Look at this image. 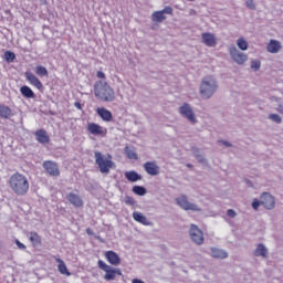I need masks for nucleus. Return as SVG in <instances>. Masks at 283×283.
<instances>
[{"mask_svg":"<svg viewBox=\"0 0 283 283\" xmlns=\"http://www.w3.org/2000/svg\"><path fill=\"white\" fill-rule=\"evenodd\" d=\"M7 185L15 196H28V192L30 191V180H28V177L21 172L11 175Z\"/></svg>","mask_w":283,"mask_h":283,"instance_id":"nucleus-1","label":"nucleus"},{"mask_svg":"<svg viewBox=\"0 0 283 283\" xmlns=\"http://www.w3.org/2000/svg\"><path fill=\"white\" fill-rule=\"evenodd\" d=\"M216 92H218V80L213 76L203 77L199 87L201 98L208 101V98H211Z\"/></svg>","mask_w":283,"mask_h":283,"instance_id":"nucleus-2","label":"nucleus"},{"mask_svg":"<svg viewBox=\"0 0 283 283\" xmlns=\"http://www.w3.org/2000/svg\"><path fill=\"white\" fill-rule=\"evenodd\" d=\"M229 54H230L232 61H234V63H237V65H244V63H247V61H249V55H247L245 53L238 50V48H235V45H231L229 48Z\"/></svg>","mask_w":283,"mask_h":283,"instance_id":"nucleus-3","label":"nucleus"},{"mask_svg":"<svg viewBox=\"0 0 283 283\" xmlns=\"http://www.w3.org/2000/svg\"><path fill=\"white\" fill-rule=\"evenodd\" d=\"M176 202L184 211H202L198 205L189 202V198L185 195L177 197Z\"/></svg>","mask_w":283,"mask_h":283,"instance_id":"nucleus-4","label":"nucleus"},{"mask_svg":"<svg viewBox=\"0 0 283 283\" xmlns=\"http://www.w3.org/2000/svg\"><path fill=\"white\" fill-rule=\"evenodd\" d=\"M179 114L184 118H187V120H189V123H192L193 125L198 123V119L196 118V113L193 112V108H191V105H189L188 103H184L179 107Z\"/></svg>","mask_w":283,"mask_h":283,"instance_id":"nucleus-5","label":"nucleus"},{"mask_svg":"<svg viewBox=\"0 0 283 283\" xmlns=\"http://www.w3.org/2000/svg\"><path fill=\"white\" fill-rule=\"evenodd\" d=\"M42 167L46 174L53 178H59V176H61V169L59 168V164L56 161L45 160L43 161Z\"/></svg>","mask_w":283,"mask_h":283,"instance_id":"nucleus-6","label":"nucleus"},{"mask_svg":"<svg viewBox=\"0 0 283 283\" xmlns=\"http://www.w3.org/2000/svg\"><path fill=\"white\" fill-rule=\"evenodd\" d=\"M167 14H174V8L165 7L163 10L153 12L151 21L154 23H163L167 19Z\"/></svg>","mask_w":283,"mask_h":283,"instance_id":"nucleus-7","label":"nucleus"},{"mask_svg":"<svg viewBox=\"0 0 283 283\" xmlns=\"http://www.w3.org/2000/svg\"><path fill=\"white\" fill-rule=\"evenodd\" d=\"M190 238L195 244H205V233H202V230L198 228L196 224L190 226V231H189Z\"/></svg>","mask_w":283,"mask_h":283,"instance_id":"nucleus-8","label":"nucleus"},{"mask_svg":"<svg viewBox=\"0 0 283 283\" xmlns=\"http://www.w3.org/2000/svg\"><path fill=\"white\" fill-rule=\"evenodd\" d=\"M261 205L268 210L275 209V198L269 192H263L261 195Z\"/></svg>","mask_w":283,"mask_h":283,"instance_id":"nucleus-9","label":"nucleus"},{"mask_svg":"<svg viewBox=\"0 0 283 283\" xmlns=\"http://www.w3.org/2000/svg\"><path fill=\"white\" fill-rule=\"evenodd\" d=\"M24 76L27 81L30 83V85L36 87V90H39L40 92L43 90V83H41V80H39L38 76L34 75V73L27 71L24 73Z\"/></svg>","mask_w":283,"mask_h":283,"instance_id":"nucleus-10","label":"nucleus"},{"mask_svg":"<svg viewBox=\"0 0 283 283\" xmlns=\"http://www.w3.org/2000/svg\"><path fill=\"white\" fill-rule=\"evenodd\" d=\"M95 163L102 174H107V157L101 154V151H95Z\"/></svg>","mask_w":283,"mask_h":283,"instance_id":"nucleus-11","label":"nucleus"},{"mask_svg":"<svg viewBox=\"0 0 283 283\" xmlns=\"http://www.w3.org/2000/svg\"><path fill=\"white\" fill-rule=\"evenodd\" d=\"M95 96L101 98V101H107V86L103 82L95 84Z\"/></svg>","mask_w":283,"mask_h":283,"instance_id":"nucleus-12","label":"nucleus"},{"mask_svg":"<svg viewBox=\"0 0 283 283\" xmlns=\"http://www.w3.org/2000/svg\"><path fill=\"white\" fill-rule=\"evenodd\" d=\"M86 129L92 136H105V129L96 123H88Z\"/></svg>","mask_w":283,"mask_h":283,"instance_id":"nucleus-13","label":"nucleus"},{"mask_svg":"<svg viewBox=\"0 0 283 283\" xmlns=\"http://www.w3.org/2000/svg\"><path fill=\"white\" fill-rule=\"evenodd\" d=\"M66 200L70 202V205H73V207H76L77 209H81V207L84 205L83 198L74 192L66 195Z\"/></svg>","mask_w":283,"mask_h":283,"instance_id":"nucleus-14","label":"nucleus"},{"mask_svg":"<svg viewBox=\"0 0 283 283\" xmlns=\"http://www.w3.org/2000/svg\"><path fill=\"white\" fill-rule=\"evenodd\" d=\"M144 169L149 176H158L160 174V167L156 165V161H147L144 164Z\"/></svg>","mask_w":283,"mask_h":283,"instance_id":"nucleus-15","label":"nucleus"},{"mask_svg":"<svg viewBox=\"0 0 283 283\" xmlns=\"http://www.w3.org/2000/svg\"><path fill=\"white\" fill-rule=\"evenodd\" d=\"M201 39H202V43H205V45H207L208 48H216L217 45V40H216V34L213 33H202L201 34Z\"/></svg>","mask_w":283,"mask_h":283,"instance_id":"nucleus-16","label":"nucleus"},{"mask_svg":"<svg viewBox=\"0 0 283 283\" xmlns=\"http://www.w3.org/2000/svg\"><path fill=\"white\" fill-rule=\"evenodd\" d=\"M34 136L38 143H41V145H48V143H50V135H48V132H45V129H38L34 133Z\"/></svg>","mask_w":283,"mask_h":283,"instance_id":"nucleus-17","label":"nucleus"},{"mask_svg":"<svg viewBox=\"0 0 283 283\" xmlns=\"http://www.w3.org/2000/svg\"><path fill=\"white\" fill-rule=\"evenodd\" d=\"M266 50L270 54H277L282 50V42L277 40H270L268 43Z\"/></svg>","mask_w":283,"mask_h":283,"instance_id":"nucleus-18","label":"nucleus"},{"mask_svg":"<svg viewBox=\"0 0 283 283\" xmlns=\"http://www.w3.org/2000/svg\"><path fill=\"white\" fill-rule=\"evenodd\" d=\"M133 220H135V222H139V224H144L145 227H149L151 224L147 217L139 211L133 212Z\"/></svg>","mask_w":283,"mask_h":283,"instance_id":"nucleus-19","label":"nucleus"},{"mask_svg":"<svg viewBox=\"0 0 283 283\" xmlns=\"http://www.w3.org/2000/svg\"><path fill=\"white\" fill-rule=\"evenodd\" d=\"M120 276H123L120 269L107 265V280H116V277Z\"/></svg>","mask_w":283,"mask_h":283,"instance_id":"nucleus-20","label":"nucleus"},{"mask_svg":"<svg viewBox=\"0 0 283 283\" xmlns=\"http://www.w3.org/2000/svg\"><path fill=\"white\" fill-rule=\"evenodd\" d=\"M55 262H57V270L59 273H61V275H67V277H70V275H72V273L67 270V265H65V262L60 259L54 256Z\"/></svg>","mask_w":283,"mask_h":283,"instance_id":"nucleus-21","label":"nucleus"},{"mask_svg":"<svg viewBox=\"0 0 283 283\" xmlns=\"http://www.w3.org/2000/svg\"><path fill=\"white\" fill-rule=\"evenodd\" d=\"M255 258H269V249L262 243L258 244L256 249L254 250Z\"/></svg>","mask_w":283,"mask_h":283,"instance_id":"nucleus-22","label":"nucleus"},{"mask_svg":"<svg viewBox=\"0 0 283 283\" xmlns=\"http://www.w3.org/2000/svg\"><path fill=\"white\" fill-rule=\"evenodd\" d=\"M210 255L212 258H217L219 260H224L227 258H229V253H227V251L218 249V248H211L210 249Z\"/></svg>","mask_w":283,"mask_h":283,"instance_id":"nucleus-23","label":"nucleus"},{"mask_svg":"<svg viewBox=\"0 0 283 283\" xmlns=\"http://www.w3.org/2000/svg\"><path fill=\"white\" fill-rule=\"evenodd\" d=\"M107 262L113 266H118L120 264V256L114 251H107Z\"/></svg>","mask_w":283,"mask_h":283,"instance_id":"nucleus-24","label":"nucleus"},{"mask_svg":"<svg viewBox=\"0 0 283 283\" xmlns=\"http://www.w3.org/2000/svg\"><path fill=\"white\" fill-rule=\"evenodd\" d=\"M14 116V113H12V108H10L7 105L0 104V118L10 119Z\"/></svg>","mask_w":283,"mask_h":283,"instance_id":"nucleus-25","label":"nucleus"},{"mask_svg":"<svg viewBox=\"0 0 283 283\" xmlns=\"http://www.w3.org/2000/svg\"><path fill=\"white\" fill-rule=\"evenodd\" d=\"M125 178L128 180V182H138V180H143V176H140L135 170L126 171Z\"/></svg>","mask_w":283,"mask_h":283,"instance_id":"nucleus-26","label":"nucleus"},{"mask_svg":"<svg viewBox=\"0 0 283 283\" xmlns=\"http://www.w3.org/2000/svg\"><path fill=\"white\" fill-rule=\"evenodd\" d=\"M29 240L33 244V247H41V244H43V241L41 240V235H39V233L34 231L30 232Z\"/></svg>","mask_w":283,"mask_h":283,"instance_id":"nucleus-27","label":"nucleus"},{"mask_svg":"<svg viewBox=\"0 0 283 283\" xmlns=\"http://www.w3.org/2000/svg\"><path fill=\"white\" fill-rule=\"evenodd\" d=\"M124 151L129 160H138V154L136 153V148L126 146Z\"/></svg>","mask_w":283,"mask_h":283,"instance_id":"nucleus-28","label":"nucleus"},{"mask_svg":"<svg viewBox=\"0 0 283 283\" xmlns=\"http://www.w3.org/2000/svg\"><path fill=\"white\" fill-rule=\"evenodd\" d=\"M20 93L22 94V96H24V98H34L36 96L34 94V91H32L30 86H25V85L21 86Z\"/></svg>","mask_w":283,"mask_h":283,"instance_id":"nucleus-29","label":"nucleus"},{"mask_svg":"<svg viewBox=\"0 0 283 283\" xmlns=\"http://www.w3.org/2000/svg\"><path fill=\"white\" fill-rule=\"evenodd\" d=\"M35 74L38 75V76H40L41 78H43V76H48V69L45 67V66H43V65H38L36 67H35Z\"/></svg>","mask_w":283,"mask_h":283,"instance_id":"nucleus-30","label":"nucleus"},{"mask_svg":"<svg viewBox=\"0 0 283 283\" xmlns=\"http://www.w3.org/2000/svg\"><path fill=\"white\" fill-rule=\"evenodd\" d=\"M237 45H238L239 50H242L243 52L249 50V43L247 42V40H244V38L238 39Z\"/></svg>","mask_w":283,"mask_h":283,"instance_id":"nucleus-31","label":"nucleus"},{"mask_svg":"<svg viewBox=\"0 0 283 283\" xmlns=\"http://www.w3.org/2000/svg\"><path fill=\"white\" fill-rule=\"evenodd\" d=\"M133 193L136 196H145L147 193V189L143 186H134Z\"/></svg>","mask_w":283,"mask_h":283,"instance_id":"nucleus-32","label":"nucleus"},{"mask_svg":"<svg viewBox=\"0 0 283 283\" xmlns=\"http://www.w3.org/2000/svg\"><path fill=\"white\" fill-rule=\"evenodd\" d=\"M4 59H6V61H8V63H12V61H14V59H17V55L12 51H6Z\"/></svg>","mask_w":283,"mask_h":283,"instance_id":"nucleus-33","label":"nucleus"},{"mask_svg":"<svg viewBox=\"0 0 283 283\" xmlns=\"http://www.w3.org/2000/svg\"><path fill=\"white\" fill-rule=\"evenodd\" d=\"M269 119L272 120V123H275L276 125H281L282 117L279 114H270Z\"/></svg>","mask_w":283,"mask_h":283,"instance_id":"nucleus-34","label":"nucleus"},{"mask_svg":"<svg viewBox=\"0 0 283 283\" xmlns=\"http://www.w3.org/2000/svg\"><path fill=\"white\" fill-rule=\"evenodd\" d=\"M260 67H262V62H260L259 60H253L251 62V70H253V72H258Z\"/></svg>","mask_w":283,"mask_h":283,"instance_id":"nucleus-35","label":"nucleus"},{"mask_svg":"<svg viewBox=\"0 0 283 283\" xmlns=\"http://www.w3.org/2000/svg\"><path fill=\"white\" fill-rule=\"evenodd\" d=\"M97 114L104 119L107 120V109L98 107L96 109Z\"/></svg>","mask_w":283,"mask_h":283,"instance_id":"nucleus-36","label":"nucleus"},{"mask_svg":"<svg viewBox=\"0 0 283 283\" xmlns=\"http://www.w3.org/2000/svg\"><path fill=\"white\" fill-rule=\"evenodd\" d=\"M124 202H125V205H128V207H134V205H136V199L127 196L124 198Z\"/></svg>","mask_w":283,"mask_h":283,"instance_id":"nucleus-37","label":"nucleus"},{"mask_svg":"<svg viewBox=\"0 0 283 283\" xmlns=\"http://www.w3.org/2000/svg\"><path fill=\"white\" fill-rule=\"evenodd\" d=\"M195 157L197 158V160L199 163H205V157L202 155H200V153L198 151V149L193 150Z\"/></svg>","mask_w":283,"mask_h":283,"instance_id":"nucleus-38","label":"nucleus"},{"mask_svg":"<svg viewBox=\"0 0 283 283\" xmlns=\"http://www.w3.org/2000/svg\"><path fill=\"white\" fill-rule=\"evenodd\" d=\"M260 205H262V201L254 199L252 202V209H254V211H258V209H260Z\"/></svg>","mask_w":283,"mask_h":283,"instance_id":"nucleus-39","label":"nucleus"},{"mask_svg":"<svg viewBox=\"0 0 283 283\" xmlns=\"http://www.w3.org/2000/svg\"><path fill=\"white\" fill-rule=\"evenodd\" d=\"M245 6L250 10H255V2H253V0H245Z\"/></svg>","mask_w":283,"mask_h":283,"instance_id":"nucleus-40","label":"nucleus"},{"mask_svg":"<svg viewBox=\"0 0 283 283\" xmlns=\"http://www.w3.org/2000/svg\"><path fill=\"white\" fill-rule=\"evenodd\" d=\"M109 158H112V156L108 155L107 169H116V164H114Z\"/></svg>","mask_w":283,"mask_h":283,"instance_id":"nucleus-41","label":"nucleus"},{"mask_svg":"<svg viewBox=\"0 0 283 283\" xmlns=\"http://www.w3.org/2000/svg\"><path fill=\"white\" fill-rule=\"evenodd\" d=\"M15 244H17L18 249L25 251V249H27L25 244H23L21 241H19V239H15Z\"/></svg>","mask_w":283,"mask_h":283,"instance_id":"nucleus-42","label":"nucleus"},{"mask_svg":"<svg viewBox=\"0 0 283 283\" xmlns=\"http://www.w3.org/2000/svg\"><path fill=\"white\" fill-rule=\"evenodd\" d=\"M227 216H229V218H235V216H238V213H235V210L229 209L227 211Z\"/></svg>","mask_w":283,"mask_h":283,"instance_id":"nucleus-43","label":"nucleus"},{"mask_svg":"<svg viewBox=\"0 0 283 283\" xmlns=\"http://www.w3.org/2000/svg\"><path fill=\"white\" fill-rule=\"evenodd\" d=\"M98 266L102 269V271H107V264H105V262L98 261Z\"/></svg>","mask_w":283,"mask_h":283,"instance_id":"nucleus-44","label":"nucleus"},{"mask_svg":"<svg viewBox=\"0 0 283 283\" xmlns=\"http://www.w3.org/2000/svg\"><path fill=\"white\" fill-rule=\"evenodd\" d=\"M107 94H108L107 101H112V98H114V91H112L111 88H108V90H107Z\"/></svg>","mask_w":283,"mask_h":283,"instance_id":"nucleus-45","label":"nucleus"},{"mask_svg":"<svg viewBox=\"0 0 283 283\" xmlns=\"http://www.w3.org/2000/svg\"><path fill=\"white\" fill-rule=\"evenodd\" d=\"M276 112H279V114H283V104L277 105Z\"/></svg>","mask_w":283,"mask_h":283,"instance_id":"nucleus-46","label":"nucleus"},{"mask_svg":"<svg viewBox=\"0 0 283 283\" xmlns=\"http://www.w3.org/2000/svg\"><path fill=\"white\" fill-rule=\"evenodd\" d=\"M220 143H221V145H224L226 147H231V143H229L227 140H221Z\"/></svg>","mask_w":283,"mask_h":283,"instance_id":"nucleus-47","label":"nucleus"},{"mask_svg":"<svg viewBox=\"0 0 283 283\" xmlns=\"http://www.w3.org/2000/svg\"><path fill=\"white\" fill-rule=\"evenodd\" d=\"M86 233L87 235H94V230H92L91 228H87Z\"/></svg>","mask_w":283,"mask_h":283,"instance_id":"nucleus-48","label":"nucleus"},{"mask_svg":"<svg viewBox=\"0 0 283 283\" xmlns=\"http://www.w3.org/2000/svg\"><path fill=\"white\" fill-rule=\"evenodd\" d=\"M97 76H98V78H105V73H103V72H97Z\"/></svg>","mask_w":283,"mask_h":283,"instance_id":"nucleus-49","label":"nucleus"},{"mask_svg":"<svg viewBox=\"0 0 283 283\" xmlns=\"http://www.w3.org/2000/svg\"><path fill=\"white\" fill-rule=\"evenodd\" d=\"M132 283H145V282L143 280H140V279H134L132 281Z\"/></svg>","mask_w":283,"mask_h":283,"instance_id":"nucleus-50","label":"nucleus"},{"mask_svg":"<svg viewBox=\"0 0 283 283\" xmlns=\"http://www.w3.org/2000/svg\"><path fill=\"white\" fill-rule=\"evenodd\" d=\"M112 120V112L107 111V122Z\"/></svg>","mask_w":283,"mask_h":283,"instance_id":"nucleus-51","label":"nucleus"},{"mask_svg":"<svg viewBox=\"0 0 283 283\" xmlns=\"http://www.w3.org/2000/svg\"><path fill=\"white\" fill-rule=\"evenodd\" d=\"M75 107L77 108V109H81V103H75Z\"/></svg>","mask_w":283,"mask_h":283,"instance_id":"nucleus-52","label":"nucleus"},{"mask_svg":"<svg viewBox=\"0 0 283 283\" xmlns=\"http://www.w3.org/2000/svg\"><path fill=\"white\" fill-rule=\"evenodd\" d=\"M187 167L192 168L193 166L191 164H187Z\"/></svg>","mask_w":283,"mask_h":283,"instance_id":"nucleus-53","label":"nucleus"},{"mask_svg":"<svg viewBox=\"0 0 283 283\" xmlns=\"http://www.w3.org/2000/svg\"><path fill=\"white\" fill-rule=\"evenodd\" d=\"M104 279L107 280V274L104 275Z\"/></svg>","mask_w":283,"mask_h":283,"instance_id":"nucleus-54","label":"nucleus"}]
</instances>
